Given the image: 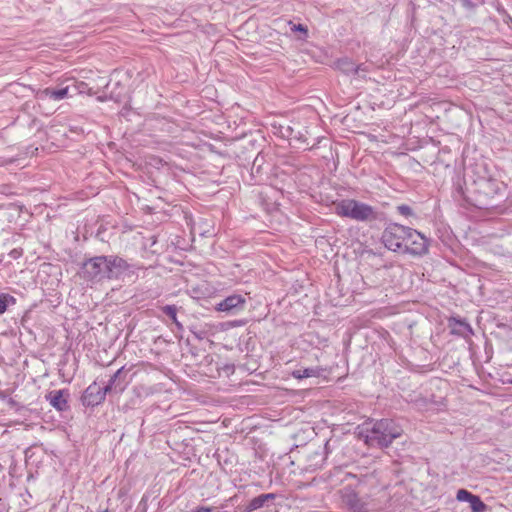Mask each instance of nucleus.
<instances>
[{"label":"nucleus","instance_id":"nucleus-1","mask_svg":"<svg viewBox=\"0 0 512 512\" xmlns=\"http://www.w3.org/2000/svg\"><path fill=\"white\" fill-rule=\"evenodd\" d=\"M335 213L340 217L356 221H367L375 218L373 207L354 199H343L333 203Z\"/></svg>","mask_w":512,"mask_h":512},{"label":"nucleus","instance_id":"nucleus-2","mask_svg":"<svg viewBox=\"0 0 512 512\" xmlns=\"http://www.w3.org/2000/svg\"><path fill=\"white\" fill-rule=\"evenodd\" d=\"M400 435L401 430L395 426L393 421L382 419L374 423L370 433L366 436V443L371 446L387 447Z\"/></svg>","mask_w":512,"mask_h":512},{"label":"nucleus","instance_id":"nucleus-3","mask_svg":"<svg viewBox=\"0 0 512 512\" xmlns=\"http://www.w3.org/2000/svg\"><path fill=\"white\" fill-rule=\"evenodd\" d=\"M408 228L397 223L387 225L381 235L382 244L390 251L402 253Z\"/></svg>","mask_w":512,"mask_h":512},{"label":"nucleus","instance_id":"nucleus-4","mask_svg":"<svg viewBox=\"0 0 512 512\" xmlns=\"http://www.w3.org/2000/svg\"><path fill=\"white\" fill-rule=\"evenodd\" d=\"M428 250V239L422 233L409 227L402 253H407L412 256H423L428 253Z\"/></svg>","mask_w":512,"mask_h":512},{"label":"nucleus","instance_id":"nucleus-5","mask_svg":"<svg viewBox=\"0 0 512 512\" xmlns=\"http://www.w3.org/2000/svg\"><path fill=\"white\" fill-rule=\"evenodd\" d=\"M106 256H97L90 258L83 265L84 276L88 279L101 280L107 278Z\"/></svg>","mask_w":512,"mask_h":512},{"label":"nucleus","instance_id":"nucleus-6","mask_svg":"<svg viewBox=\"0 0 512 512\" xmlns=\"http://www.w3.org/2000/svg\"><path fill=\"white\" fill-rule=\"evenodd\" d=\"M104 400L105 392H102V388L96 382L90 384L82 395V402L86 406H97Z\"/></svg>","mask_w":512,"mask_h":512},{"label":"nucleus","instance_id":"nucleus-7","mask_svg":"<svg viewBox=\"0 0 512 512\" xmlns=\"http://www.w3.org/2000/svg\"><path fill=\"white\" fill-rule=\"evenodd\" d=\"M69 393L67 390H53L46 395V400L58 411H64L68 408Z\"/></svg>","mask_w":512,"mask_h":512},{"label":"nucleus","instance_id":"nucleus-8","mask_svg":"<svg viewBox=\"0 0 512 512\" xmlns=\"http://www.w3.org/2000/svg\"><path fill=\"white\" fill-rule=\"evenodd\" d=\"M107 278L112 279L128 269L127 262L118 256H106Z\"/></svg>","mask_w":512,"mask_h":512},{"label":"nucleus","instance_id":"nucleus-9","mask_svg":"<svg viewBox=\"0 0 512 512\" xmlns=\"http://www.w3.org/2000/svg\"><path fill=\"white\" fill-rule=\"evenodd\" d=\"M245 304V298L241 295L234 294L226 297L223 301L217 304L216 311L231 312L233 309L242 307Z\"/></svg>","mask_w":512,"mask_h":512},{"label":"nucleus","instance_id":"nucleus-10","mask_svg":"<svg viewBox=\"0 0 512 512\" xmlns=\"http://www.w3.org/2000/svg\"><path fill=\"white\" fill-rule=\"evenodd\" d=\"M69 88L64 87L61 89L45 88L36 93V98L45 100L47 98L53 99L54 101H60L68 97Z\"/></svg>","mask_w":512,"mask_h":512},{"label":"nucleus","instance_id":"nucleus-11","mask_svg":"<svg viewBox=\"0 0 512 512\" xmlns=\"http://www.w3.org/2000/svg\"><path fill=\"white\" fill-rule=\"evenodd\" d=\"M275 498H276V495L274 493L261 494L255 498H253L249 502V504L247 506V510L248 511L258 510L261 507H263L267 501L274 500Z\"/></svg>","mask_w":512,"mask_h":512},{"label":"nucleus","instance_id":"nucleus-12","mask_svg":"<svg viewBox=\"0 0 512 512\" xmlns=\"http://www.w3.org/2000/svg\"><path fill=\"white\" fill-rule=\"evenodd\" d=\"M321 374V369L319 368H300L294 370L291 375L293 378L301 380L304 378L318 377Z\"/></svg>","mask_w":512,"mask_h":512},{"label":"nucleus","instance_id":"nucleus-13","mask_svg":"<svg viewBox=\"0 0 512 512\" xmlns=\"http://www.w3.org/2000/svg\"><path fill=\"white\" fill-rule=\"evenodd\" d=\"M344 501L353 512H366L365 504L357 497L356 494L347 495Z\"/></svg>","mask_w":512,"mask_h":512},{"label":"nucleus","instance_id":"nucleus-14","mask_svg":"<svg viewBox=\"0 0 512 512\" xmlns=\"http://www.w3.org/2000/svg\"><path fill=\"white\" fill-rule=\"evenodd\" d=\"M15 303L16 299L13 296L5 293L0 294V315L6 312L9 304L14 305Z\"/></svg>","mask_w":512,"mask_h":512},{"label":"nucleus","instance_id":"nucleus-15","mask_svg":"<svg viewBox=\"0 0 512 512\" xmlns=\"http://www.w3.org/2000/svg\"><path fill=\"white\" fill-rule=\"evenodd\" d=\"M469 504L473 512H485L487 509V505L477 495L472 497Z\"/></svg>","mask_w":512,"mask_h":512},{"label":"nucleus","instance_id":"nucleus-16","mask_svg":"<svg viewBox=\"0 0 512 512\" xmlns=\"http://www.w3.org/2000/svg\"><path fill=\"white\" fill-rule=\"evenodd\" d=\"M474 496V494H472L471 492L465 490V489H460L458 490L457 492V495H456V499L460 502H468L472 499V497Z\"/></svg>","mask_w":512,"mask_h":512},{"label":"nucleus","instance_id":"nucleus-17","mask_svg":"<svg viewBox=\"0 0 512 512\" xmlns=\"http://www.w3.org/2000/svg\"><path fill=\"white\" fill-rule=\"evenodd\" d=\"M450 326L453 329H456V326L463 327L465 329H470L469 324H467L466 322H464L462 320H457V319H454V318L450 321Z\"/></svg>","mask_w":512,"mask_h":512},{"label":"nucleus","instance_id":"nucleus-18","mask_svg":"<svg viewBox=\"0 0 512 512\" xmlns=\"http://www.w3.org/2000/svg\"><path fill=\"white\" fill-rule=\"evenodd\" d=\"M398 212L403 216H411L412 209L407 205H400L397 207Z\"/></svg>","mask_w":512,"mask_h":512},{"label":"nucleus","instance_id":"nucleus-19","mask_svg":"<svg viewBox=\"0 0 512 512\" xmlns=\"http://www.w3.org/2000/svg\"><path fill=\"white\" fill-rule=\"evenodd\" d=\"M165 313L170 316L173 320L176 319V309L174 306H166L164 308Z\"/></svg>","mask_w":512,"mask_h":512},{"label":"nucleus","instance_id":"nucleus-20","mask_svg":"<svg viewBox=\"0 0 512 512\" xmlns=\"http://www.w3.org/2000/svg\"><path fill=\"white\" fill-rule=\"evenodd\" d=\"M292 30L293 31H300V32H302L304 34H307V32H308L307 28L304 25H302V24H297V25L295 24V25H293Z\"/></svg>","mask_w":512,"mask_h":512},{"label":"nucleus","instance_id":"nucleus-21","mask_svg":"<svg viewBox=\"0 0 512 512\" xmlns=\"http://www.w3.org/2000/svg\"><path fill=\"white\" fill-rule=\"evenodd\" d=\"M213 509L210 508V507H198L194 510H192L191 512H212Z\"/></svg>","mask_w":512,"mask_h":512},{"label":"nucleus","instance_id":"nucleus-22","mask_svg":"<svg viewBox=\"0 0 512 512\" xmlns=\"http://www.w3.org/2000/svg\"><path fill=\"white\" fill-rule=\"evenodd\" d=\"M112 383L107 385L105 388H102V392H105V395L111 391Z\"/></svg>","mask_w":512,"mask_h":512},{"label":"nucleus","instance_id":"nucleus-23","mask_svg":"<svg viewBox=\"0 0 512 512\" xmlns=\"http://www.w3.org/2000/svg\"><path fill=\"white\" fill-rule=\"evenodd\" d=\"M118 373H120V370H117V373L114 375V377H113L111 382H114V380H115L116 376L118 375Z\"/></svg>","mask_w":512,"mask_h":512},{"label":"nucleus","instance_id":"nucleus-24","mask_svg":"<svg viewBox=\"0 0 512 512\" xmlns=\"http://www.w3.org/2000/svg\"><path fill=\"white\" fill-rule=\"evenodd\" d=\"M510 383H512V380L510 381Z\"/></svg>","mask_w":512,"mask_h":512}]
</instances>
